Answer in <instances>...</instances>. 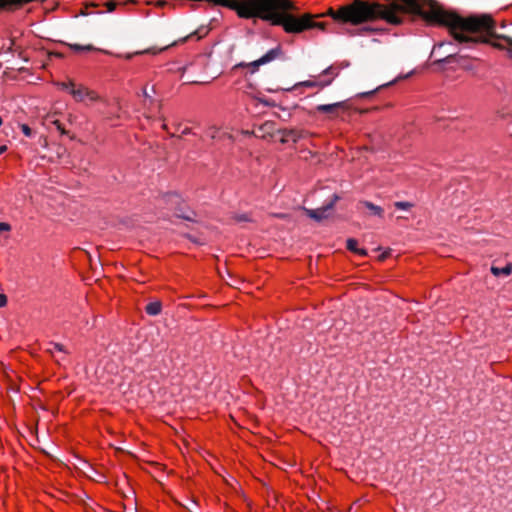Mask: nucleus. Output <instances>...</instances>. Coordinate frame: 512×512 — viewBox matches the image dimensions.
<instances>
[{
    "mask_svg": "<svg viewBox=\"0 0 512 512\" xmlns=\"http://www.w3.org/2000/svg\"><path fill=\"white\" fill-rule=\"evenodd\" d=\"M303 130H289L284 133V137L286 140H292L293 142H297L299 139H301L304 136Z\"/></svg>",
    "mask_w": 512,
    "mask_h": 512,
    "instance_id": "nucleus-12",
    "label": "nucleus"
},
{
    "mask_svg": "<svg viewBox=\"0 0 512 512\" xmlns=\"http://www.w3.org/2000/svg\"><path fill=\"white\" fill-rule=\"evenodd\" d=\"M11 230L10 224L6 222H0V233L2 232H8Z\"/></svg>",
    "mask_w": 512,
    "mask_h": 512,
    "instance_id": "nucleus-20",
    "label": "nucleus"
},
{
    "mask_svg": "<svg viewBox=\"0 0 512 512\" xmlns=\"http://www.w3.org/2000/svg\"><path fill=\"white\" fill-rule=\"evenodd\" d=\"M360 206H364L365 208H367L371 212L372 215H375V216H377L379 218H383V216H384L383 208L378 206V205L373 204L370 201L361 200L358 203V207H360Z\"/></svg>",
    "mask_w": 512,
    "mask_h": 512,
    "instance_id": "nucleus-8",
    "label": "nucleus"
},
{
    "mask_svg": "<svg viewBox=\"0 0 512 512\" xmlns=\"http://www.w3.org/2000/svg\"><path fill=\"white\" fill-rule=\"evenodd\" d=\"M7 304V297L4 294H0V308Z\"/></svg>",
    "mask_w": 512,
    "mask_h": 512,
    "instance_id": "nucleus-21",
    "label": "nucleus"
},
{
    "mask_svg": "<svg viewBox=\"0 0 512 512\" xmlns=\"http://www.w3.org/2000/svg\"><path fill=\"white\" fill-rule=\"evenodd\" d=\"M47 351L51 354H54L55 351L66 353L64 346L60 343H50V347Z\"/></svg>",
    "mask_w": 512,
    "mask_h": 512,
    "instance_id": "nucleus-15",
    "label": "nucleus"
},
{
    "mask_svg": "<svg viewBox=\"0 0 512 512\" xmlns=\"http://www.w3.org/2000/svg\"><path fill=\"white\" fill-rule=\"evenodd\" d=\"M128 2L137 3V0H114V1H109L106 4V6H107L108 11H113L115 9L117 3L126 4Z\"/></svg>",
    "mask_w": 512,
    "mask_h": 512,
    "instance_id": "nucleus-14",
    "label": "nucleus"
},
{
    "mask_svg": "<svg viewBox=\"0 0 512 512\" xmlns=\"http://www.w3.org/2000/svg\"><path fill=\"white\" fill-rule=\"evenodd\" d=\"M508 55L510 58H512V47L507 50Z\"/></svg>",
    "mask_w": 512,
    "mask_h": 512,
    "instance_id": "nucleus-25",
    "label": "nucleus"
},
{
    "mask_svg": "<svg viewBox=\"0 0 512 512\" xmlns=\"http://www.w3.org/2000/svg\"><path fill=\"white\" fill-rule=\"evenodd\" d=\"M307 87V88H318V89H324L325 87L329 86V81H317V78L309 79L306 81L299 82L295 85V87Z\"/></svg>",
    "mask_w": 512,
    "mask_h": 512,
    "instance_id": "nucleus-9",
    "label": "nucleus"
},
{
    "mask_svg": "<svg viewBox=\"0 0 512 512\" xmlns=\"http://www.w3.org/2000/svg\"><path fill=\"white\" fill-rule=\"evenodd\" d=\"M347 103L345 101L336 102L332 104H320L316 106L318 113H325L329 115V118H335L339 114V110L346 109Z\"/></svg>",
    "mask_w": 512,
    "mask_h": 512,
    "instance_id": "nucleus-7",
    "label": "nucleus"
},
{
    "mask_svg": "<svg viewBox=\"0 0 512 512\" xmlns=\"http://www.w3.org/2000/svg\"><path fill=\"white\" fill-rule=\"evenodd\" d=\"M491 273L494 276H500V275L509 276L512 273V264L509 263V264H507L503 268L492 266L491 267Z\"/></svg>",
    "mask_w": 512,
    "mask_h": 512,
    "instance_id": "nucleus-11",
    "label": "nucleus"
},
{
    "mask_svg": "<svg viewBox=\"0 0 512 512\" xmlns=\"http://www.w3.org/2000/svg\"><path fill=\"white\" fill-rule=\"evenodd\" d=\"M339 200V196L337 194H333L331 199L327 204L320 208L316 209H305V212L308 217L314 219L316 221H321L323 219L328 218L331 210L333 209L335 203Z\"/></svg>",
    "mask_w": 512,
    "mask_h": 512,
    "instance_id": "nucleus-3",
    "label": "nucleus"
},
{
    "mask_svg": "<svg viewBox=\"0 0 512 512\" xmlns=\"http://www.w3.org/2000/svg\"><path fill=\"white\" fill-rule=\"evenodd\" d=\"M70 94L74 98L76 102H83L85 100H89L91 102L97 101L99 96L93 90L88 89L83 85H76L70 89Z\"/></svg>",
    "mask_w": 512,
    "mask_h": 512,
    "instance_id": "nucleus-4",
    "label": "nucleus"
},
{
    "mask_svg": "<svg viewBox=\"0 0 512 512\" xmlns=\"http://www.w3.org/2000/svg\"><path fill=\"white\" fill-rule=\"evenodd\" d=\"M74 82L73 81H68V82H60V83H57V86L59 88H61L62 90H66L70 93V89H72V87L74 86Z\"/></svg>",
    "mask_w": 512,
    "mask_h": 512,
    "instance_id": "nucleus-17",
    "label": "nucleus"
},
{
    "mask_svg": "<svg viewBox=\"0 0 512 512\" xmlns=\"http://www.w3.org/2000/svg\"><path fill=\"white\" fill-rule=\"evenodd\" d=\"M168 197H170V198L176 197L177 198V195L170 194V195H168Z\"/></svg>",
    "mask_w": 512,
    "mask_h": 512,
    "instance_id": "nucleus-26",
    "label": "nucleus"
},
{
    "mask_svg": "<svg viewBox=\"0 0 512 512\" xmlns=\"http://www.w3.org/2000/svg\"><path fill=\"white\" fill-rule=\"evenodd\" d=\"M162 304L160 301L150 302L146 305L145 311L150 316H157L161 313Z\"/></svg>",
    "mask_w": 512,
    "mask_h": 512,
    "instance_id": "nucleus-10",
    "label": "nucleus"
},
{
    "mask_svg": "<svg viewBox=\"0 0 512 512\" xmlns=\"http://www.w3.org/2000/svg\"><path fill=\"white\" fill-rule=\"evenodd\" d=\"M69 48L74 51V52H91V51H97V52H101V53H104L106 55H113L112 52L108 51V50H103V49H100V48H97L91 44H88V45H80V44H68ZM163 49H155V48H148V49H144V50H141V51H136L134 53H127V54H114V56L118 57V58H125L126 60H131L135 55H142V54H157L159 52H161Z\"/></svg>",
    "mask_w": 512,
    "mask_h": 512,
    "instance_id": "nucleus-2",
    "label": "nucleus"
},
{
    "mask_svg": "<svg viewBox=\"0 0 512 512\" xmlns=\"http://www.w3.org/2000/svg\"><path fill=\"white\" fill-rule=\"evenodd\" d=\"M346 66H348V63L345 65L343 63L330 65L316 76L317 81H329V85H331L333 80L339 75L341 69Z\"/></svg>",
    "mask_w": 512,
    "mask_h": 512,
    "instance_id": "nucleus-6",
    "label": "nucleus"
},
{
    "mask_svg": "<svg viewBox=\"0 0 512 512\" xmlns=\"http://www.w3.org/2000/svg\"><path fill=\"white\" fill-rule=\"evenodd\" d=\"M20 128L25 136H27V137L32 136V129L27 124H21Z\"/></svg>",
    "mask_w": 512,
    "mask_h": 512,
    "instance_id": "nucleus-18",
    "label": "nucleus"
},
{
    "mask_svg": "<svg viewBox=\"0 0 512 512\" xmlns=\"http://www.w3.org/2000/svg\"><path fill=\"white\" fill-rule=\"evenodd\" d=\"M236 12L244 19L259 18L275 26H281L286 33L298 34L312 28L324 29L323 22H315V16L305 13L296 16L298 7L291 0H207ZM316 17H318L316 15Z\"/></svg>",
    "mask_w": 512,
    "mask_h": 512,
    "instance_id": "nucleus-1",
    "label": "nucleus"
},
{
    "mask_svg": "<svg viewBox=\"0 0 512 512\" xmlns=\"http://www.w3.org/2000/svg\"><path fill=\"white\" fill-rule=\"evenodd\" d=\"M357 245H358V242L356 239H353V238H349L347 240V244H346V247L348 250L354 252V253H357L361 256H365L367 253L364 249H358L357 248Z\"/></svg>",
    "mask_w": 512,
    "mask_h": 512,
    "instance_id": "nucleus-13",
    "label": "nucleus"
},
{
    "mask_svg": "<svg viewBox=\"0 0 512 512\" xmlns=\"http://www.w3.org/2000/svg\"><path fill=\"white\" fill-rule=\"evenodd\" d=\"M191 132V129L190 128H185L183 131H182V134L186 135V134H189Z\"/></svg>",
    "mask_w": 512,
    "mask_h": 512,
    "instance_id": "nucleus-24",
    "label": "nucleus"
},
{
    "mask_svg": "<svg viewBox=\"0 0 512 512\" xmlns=\"http://www.w3.org/2000/svg\"><path fill=\"white\" fill-rule=\"evenodd\" d=\"M52 123L56 126L57 130L61 134H66L65 128H64L63 124L59 120H53Z\"/></svg>",
    "mask_w": 512,
    "mask_h": 512,
    "instance_id": "nucleus-19",
    "label": "nucleus"
},
{
    "mask_svg": "<svg viewBox=\"0 0 512 512\" xmlns=\"http://www.w3.org/2000/svg\"><path fill=\"white\" fill-rule=\"evenodd\" d=\"M455 56L453 54L448 55L444 59L438 60V62L450 63Z\"/></svg>",
    "mask_w": 512,
    "mask_h": 512,
    "instance_id": "nucleus-22",
    "label": "nucleus"
},
{
    "mask_svg": "<svg viewBox=\"0 0 512 512\" xmlns=\"http://www.w3.org/2000/svg\"><path fill=\"white\" fill-rule=\"evenodd\" d=\"M394 206L399 210H408L413 207V204L406 201H397L394 203Z\"/></svg>",
    "mask_w": 512,
    "mask_h": 512,
    "instance_id": "nucleus-16",
    "label": "nucleus"
},
{
    "mask_svg": "<svg viewBox=\"0 0 512 512\" xmlns=\"http://www.w3.org/2000/svg\"><path fill=\"white\" fill-rule=\"evenodd\" d=\"M282 54V50L280 47H276V48H273L271 50H269L265 55H263L261 58H259L258 60H255L249 64H244V63H241L239 64L238 66H247V67H251L252 70L251 72L254 73L258 70V68L261 66V65H264V64H267L275 59H277L280 55Z\"/></svg>",
    "mask_w": 512,
    "mask_h": 512,
    "instance_id": "nucleus-5",
    "label": "nucleus"
},
{
    "mask_svg": "<svg viewBox=\"0 0 512 512\" xmlns=\"http://www.w3.org/2000/svg\"><path fill=\"white\" fill-rule=\"evenodd\" d=\"M7 146L0 143V155L6 152Z\"/></svg>",
    "mask_w": 512,
    "mask_h": 512,
    "instance_id": "nucleus-23",
    "label": "nucleus"
},
{
    "mask_svg": "<svg viewBox=\"0 0 512 512\" xmlns=\"http://www.w3.org/2000/svg\"><path fill=\"white\" fill-rule=\"evenodd\" d=\"M385 257H386V254H383L380 258L385 259Z\"/></svg>",
    "mask_w": 512,
    "mask_h": 512,
    "instance_id": "nucleus-27",
    "label": "nucleus"
}]
</instances>
